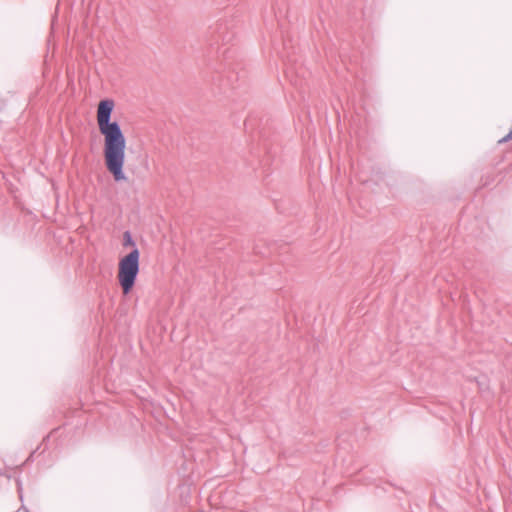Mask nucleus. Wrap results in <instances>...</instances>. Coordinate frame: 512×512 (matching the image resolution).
Masks as SVG:
<instances>
[{"instance_id": "1", "label": "nucleus", "mask_w": 512, "mask_h": 512, "mask_svg": "<svg viewBox=\"0 0 512 512\" xmlns=\"http://www.w3.org/2000/svg\"><path fill=\"white\" fill-rule=\"evenodd\" d=\"M112 99H103L97 107V123L104 136V160L107 170L116 182L125 181L123 172L125 162L126 139L117 121L111 122L114 109Z\"/></svg>"}, {"instance_id": "2", "label": "nucleus", "mask_w": 512, "mask_h": 512, "mask_svg": "<svg viewBox=\"0 0 512 512\" xmlns=\"http://www.w3.org/2000/svg\"><path fill=\"white\" fill-rule=\"evenodd\" d=\"M123 245L134 247L130 253L120 259L118 264V281L123 294L127 295L132 291L139 274L140 252L135 247L136 244L129 231H125L123 234Z\"/></svg>"}]
</instances>
